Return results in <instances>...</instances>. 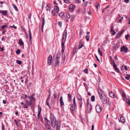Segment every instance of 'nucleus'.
<instances>
[{
	"label": "nucleus",
	"instance_id": "49",
	"mask_svg": "<svg viewBox=\"0 0 130 130\" xmlns=\"http://www.w3.org/2000/svg\"><path fill=\"white\" fill-rule=\"evenodd\" d=\"M75 3H76L79 4L80 3V0H76Z\"/></svg>",
	"mask_w": 130,
	"mask_h": 130
},
{
	"label": "nucleus",
	"instance_id": "40",
	"mask_svg": "<svg viewBox=\"0 0 130 130\" xmlns=\"http://www.w3.org/2000/svg\"><path fill=\"white\" fill-rule=\"evenodd\" d=\"M38 111H40L41 112V106L39 105H38Z\"/></svg>",
	"mask_w": 130,
	"mask_h": 130
},
{
	"label": "nucleus",
	"instance_id": "43",
	"mask_svg": "<svg viewBox=\"0 0 130 130\" xmlns=\"http://www.w3.org/2000/svg\"><path fill=\"white\" fill-rule=\"evenodd\" d=\"M84 71L87 74L88 73V69H86L84 70Z\"/></svg>",
	"mask_w": 130,
	"mask_h": 130
},
{
	"label": "nucleus",
	"instance_id": "22",
	"mask_svg": "<svg viewBox=\"0 0 130 130\" xmlns=\"http://www.w3.org/2000/svg\"><path fill=\"white\" fill-rule=\"evenodd\" d=\"M120 120L122 123H124L125 120L123 116H122L120 118Z\"/></svg>",
	"mask_w": 130,
	"mask_h": 130
},
{
	"label": "nucleus",
	"instance_id": "4",
	"mask_svg": "<svg viewBox=\"0 0 130 130\" xmlns=\"http://www.w3.org/2000/svg\"><path fill=\"white\" fill-rule=\"evenodd\" d=\"M59 11V9L58 7L56 5L54 6V10H53L52 12L53 15H57Z\"/></svg>",
	"mask_w": 130,
	"mask_h": 130
},
{
	"label": "nucleus",
	"instance_id": "63",
	"mask_svg": "<svg viewBox=\"0 0 130 130\" xmlns=\"http://www.w3.org/2000/svg\"><path fill=\"white\" fill-rule=\"evenodd\" d=\"M123 31H124V30H122V31L120 32L119 34H120L121 35L122 34H123Z\"/></svg>",
	"mask_w": 130,
	"mask_h": 130
},
{
	"label": "nucleus",
	"instance_id": "61",
	"mask_svg": "<svg viewBox=\"0 0 130 130\" xmlns=\"http://www.w3.org/2000/svg\"><path fill=\"white\" fill-rule=\"evenodd\" d=\"M95 57L96 58V59L97 60L99 61H100V60H99V58H98L97 56L96 55H95Z\"/></svg>",
	"mask_w": 130,
	"mask_h": 130
},
{
	"label": "nucleus",
	"instance_id": "30",
	"mask_svg": "<svg viewBox=\"0 0 130 130\" xmlns=\"http://www.w3.org/2000/svg\"><path fill=\"white\" fill-rule=\"evenodd\" d=\"M67 31L66 30H65L63 32V36L67 37Z\"/></svg>",
	"mask_w": 130,
	"mask_h": 130
},
{
	"label": "nucleus",
	"instance_id": "23",
	"mask_svg": "<svg viewBox=\"0 0 130 130\" xmlns=\"http://www.w3.org/2000/svg\"><path fill=\"white\" fill-rule=\"evenodd\" d=\"M46 130L51 129V128L50 125L48 124H46Z\"/></svg>",
	"mask_w": 130,
	"mask_h": 130
},
{
	"label": "nucleus",
	"instance_id": "55",
	"mask_svg": "<svg viewBox=\"0 0 130 130\" xmlns=\"http://www.w3.org/2000/svg\"><path fill=\"white\" fill-rule=\"evenodd\" d=\"M40 112H40V111H38V113L37 115V117L38 118L40 117Z\"/></svg>",
	"mask_w": 130,
	"mask_h": 130
},
{
	"label": "nucleus",
	"instance_id": "54",
	"mask_svg": "<svg viewBox=\"0 0 130 130\" xmlns=\"http://www.w3.org/2000/svg\"><path fill=\"white\" fill-rule=\"evenodd\" d=\"M121 35L120 34H117L116 37L117 38H119L120 37H121Z\"/></svg>",
	"mask_w": 130,
	"mask_h": 130
},
{
	"label": "nucleus",
	"instance_id": "29",
	"mask_svg": "<svg viewBox=\"0 0 130 130\" xmlns=\"http://www.w3.org/2000/svg\"><path fill=\"white\" fill-rule=\"evenodd\" d=\"M66 16L68 18H70V15L69 13L68 12L66 13Z\"/></svg>",
	"mask_w": 130,
	"mask_h": 130
},
{
	"label": "nucleus",
	"instance_id": "26",
	"mask_svg": "<svg viewBox=\"0 0 130 130\" xmlns=\"http://www.w3.org/2000/svg\"><path fill=\"white\" fill-rule=\"evenodd\" d=\"M95 97L94 96H92L91 98V100L92 102H93L95 101Z\"/></svg>",
	"mask_w": 130,
	"mask_h": 130
},
{
	"label": "nucleus",
	"instance_id": "17",
	"mask_svg": "<svg viewBox=\"0 0 130 130\" xmlns=\"http://www.w3.org/2000/svg\"><path fill=\"white\" fill-rule=\"evenodd\" d=\"M84 31L82 30H80L79 32V36L80 37H81L82 36H83V38H84V36L83 35Z\"/></svg>",
	"mask_w": 130,
	"mask_h": 130
},
{
	"label": "nucleus",
	"instance_id": "34",
	"mask_svg": "<svg viewBox=\"0 0 130 130\" xmlns=\"http://www.w3.org/2000/svg\"><path fill=\"white\" fill-rule=\"evenodd\" d=\"M90 37V36L89 35H87L86 36V40L87 41H89Z\"/></svg>",
	"mask_w": 130,
	"mask_h": 130
},
{
	"label": "nucleus",
	"instance_id": "41",
	"mask_svg": "<svg viewBox=\"0 0 130 130\" xmlns=\"http://www.w3.org/2000/svg\"><path fill=\"white\" fill-rule=\"evenodd\" d=\"M20 52V50L19 49H18L16 52V53L17 54H19Z\"/></svg>",
	"mask_w": 130,
	"mask_h": 130
},
{
	"label": "nucleus",
	"instance_id": "48",
	"mask_svg": "<svg viewBox=\"0 0 130 130\" xmlns=\"http://www.w3.org/2000/svg\"><path fill=\"white\" fill-rule=\"evenodd\" d=\"M58 25L60 27H61L62 22L61 21H59L58 23Z\"/></svg>",
	"mask_w": 130,
	"mask_h": 130
},
{
	"label": "nucleus",
	"instance_id": "53",
	"mask_svg": "<svg viewBox=\"0 0 130 130\" xmlns=\"http://www.w3.org/2000/svg\"><path fill=\"white\" fill-rule=\"evenodd\" d=\"M60 130V127L59 126H58V124H57V126L56 127V130Z\"/></svg>",
	"mask_w": 130,
	"mask_h": 130
},
{
	"label": "nucleus",
	"instance_id": "1",
	"mask_svg": "<svg viewBox=\"0 0 130 130\" xmlns=\"http://www.w3.org/2000/svg\"><path fill=\"white\" fill-rule=\"evenodd\" d=\"M98 93L99 95L101 96V99L103 104H105L106 103L105 101L106 95L103 93V91L101 90H99Z\"/></svg>",
	"mask_w": 130,
	"mask_h": 130
},
{
	"label": "nucleus",
	"instance_id": "15",
	"mask_svg": "<svg viewBox=\"0 0 130 130\" xmlns=\"http://www.w3.org/2000/svg\"><path fill=\"white\" fill-rule=\"evenodd\" d=\"M46 8L47 11H50L51 10L50 5L49 4H48L46 7Z\"/></svg>",
	"mask_w": 130,
	"mask_h": 130
},
{
	"label": "nucleus",
	"instance_id": "28",
	"mask_svg": "<svg viewBox=\"0 0 130 130\" xmlns=\"http://www.w3.org/2000/svg\"><path fill=\"white\" fill-rule=\"evenodd\" d=\"M73 103L74 104V105L75 106V107L76 106V103L75 98V97H74L73 98Z\"/></svg>",
	"mask_w": 130,
	"mask_h": 130
},
{
	"label": "nucleus",
	"instance_id": "7",
	"mask_svg": "<svg viewBox=\"0 0 130 130\" xmlns=\"http://www.w3.org/2000/svg\"><path fill=\"white\" fill-rule=\"evenodd\" d=\"M52 55H50L48 58L47 64L48 65L51 64L52 62Z\"/></svg>",
	"mask_w": 130,
	"mask_h": 130
},
{
	"label": "nucleus",
	"instance_id": "12",
	"mask_svg": "<svg viewBox=\"0 0 130 130\" xmlns=\"http://www.w3.org/2000/svg\"><path fill=\"white\" fill-rule=\"evenodd\" d=\"M76 106L75 107L73 104H71L70 105V109L72 111H73L76 108Z\"/></svg>",
	"mask_w": 130,
	"mask_h": 130
},
{
	"label": "nucleus",
	"instance_id": "33",
	"mask_svg": "<svg viewBox=\"0 0 130 130\" xmlns=\"http://www.w3.org/2000/svg\"><path fill=\"white\" fill-rule=\"evenodd\" d=\"M126 101L127 103L130 105V99H126Z\"/></svg>",
	"mask_w": 130,
	"mask_h": 130
},
{
	"label": "nucleus",
	"instance_id": "18",
	"mask_svg": "<svg viewBox=\"0 0 130 130\" xmlns=\"http://www.w3.org/2000/svg\"><path fill=\"white\" fill-rule=\"evenodd\" d=\"M0 12L1 13H2L4 14L5 15H6L7 14V11L6 10H0Z\"/></svg>",
	"mask_w": 130,
	"mask_h": 130
},
{
	"label": "nucleus",
	"instance_id": "24",
	"mask_svg": "<svg viewBox=\"0 0 130 130\" xmlns=\"http://www.w3.org/2000/svg\"><path fill=\"white\" fill-rule=\"evenodd\" d=\"M78 99L79 101H82V98L81 96L79 94L77 95Z\"/></svg>",
	"mask_w": 130,
	"mask_h": 130
},
{
	"label": "nucleus",
	"instance_id": "5",
	"mask_svg": "<svg viewBox=\"0 0 130 130\" xmlns=\"http://www.w3.org/2000/svg\"><path fill=\"white\" fill-rule=\"evenodd\" d=\"M59 62V59L56 58H53V60L52 61V63L54 66H56L58 64Z\"/></svg>",
	"mask_w": 130,
	"mask_h": 130
},
{
	"label": "nucleus",
	"instance_id": "52",
	"mask_svg": "<svg viewBox=\"0 0 130 130\" xmlns=\"http://www.w3.org/2000/svg\"><path fill=\"white\" fill-rule=\"evenodd\" d=\"M27 104H28L27 105V104H24V105L25 106L24 107V108H27L28 107V105H28V104L27 103Z\"/></svg>",
	"mask_w": 130,
	"mask_h": 130
},
{
	"label": "nucleus",
	"instance_id": "37",
	"mask_svg": "<svg viewBox=\"0 0 130 130\" xmlns=\"http://www.w3.org/2000/svg\"><path fill=\"white\" fill-rule=\"evenodd\" d=\"M12 6L14 8V9L16 11H18V9L17 7L15 6V5L12 4Z\"/></svg>",
	"mask_w": 130,
	"mask_h": 130
},
{
	"label": "nucleus",
	"instance_id": "57",
	"mask_svg": "<svg viewBox=\"0 0 130 130\" xmlns=\"http://www.w3.org/2000/svg\"><path fill=\"white\" fill-rule=\"evenodd\" d=\"M111 32H113L115 31L114 29H113V26H111Z\"/></svg>",
	"mask_w": 130,
	"mask_h": 130
},
{
	"label": "nucleus",
	"instance_id": "46",
	"mask_svg": "<svg viewBox=\"0 0 130 130\" xmlns=\"http://www.w3.org/2000/svg\"><path fill=\"white\" fill-rule=\"evenodd\" d=\"M48 101L46 100V105L49 106V108H51L50 106V105L49 104V102H48Z\"/></svg>",
	"mask_w": 130,
	"mask_h": 130
},
{
	"label": "nucleus",
	"instance_id": "47",
	"mask_svg": "<svg viewBox=\"0 0 130 130\" xmlns=\"http://www.w3.org/2000/svg\"><path fill=\"white\" fill-rule=\"evenodd\" d=\"M59 16L62 18L63 17V14L62 13H60L59 14Z\"/></svg>",
	"mask_w": 130,
	"mask_h": 130
},
{
	"label": "nucleus",
	"instance_id": "6",
	"mask_svg": "<svg viewBox=\"0 0 130 130\" xmlns=\"http://www.w3.org/2000/svg\"><path fill=\"white\" fill-rule=\"evenodd\" d=\"M128 50V48L125 46H122L121 47V51L125 53H127Z\"/></svg>",
	"mask_w": 130,
	"mask_h": 130
},
{
	"label": "nucleus",
	"instance_id": "60",
	"mask_svg": "<svg viewBox=\"0 0 130 130\" xmlns=\"http://www.w3.org/2000/svg\"><path fill=\"white\" fill-rule=\"evenodd\" d=\"M53 96H54V98L55 99H56L57 97V95L56 94H54Z\"/></svg>",
	"mask_w": 130,
	"mask_h": 130
},
{
	"label": "nucleus",
	"instance_id": "45",
	"mask_svg": "<svg viewBox=\"0 0 130 130\" xmlns=\"http://www.w3.org/2000/svg\"><path fill=\"white\" fill-rule=\"evenodd\" d=\"M50 97H51V94L50 93L48 95V96L47 99L46 100L49 101L50 98Z\"/></svg>",
	"mask_w": 130,
	"mask_h": 130
},
{
	"label": "nucleus",
	"instance_id": "20",
	"mask_svg": "<svg viewBox=\"0 0 130 130\" xmlns=\"http://www.w3.org/2000/svg\"><path fill=\"white\" fill-rule=\"evenodd\" d=\"M109 95L110 97L112 98H114L115 96L114 94L112 92H111L109 93Z\"/></svg>",
	"mask_w": 130,
	"mask_h": 130
},
{
	"label": "nucleus",
	"instance_id": "9",
	"mask_svg": "<svg viewBox=\"0 0 130 130\" xmlns=\"http://www.w3.org/2000/svg\"><path fill=\"white\" fill-rule=\"evenodd\" d=\"M61 55L60 52H58L57 54H55L54 56H53L54 58H56L58 59L60 58Z\"/></svg>",
	"mask_w": 130,
	"mask_h": 130
},
{
	"label": "nucleus",
	"instance_id": "2",
	"mask_svg": "<svg viewBox=\"0 0 130 130\" xmlns=\"http://www.w3.org/2000/svg\"><path fill=\"white\" fill-rule=\"evenodd\" d=\"M34 94L31 95L30 96H28V98L29 99L30 101L28 102V101H26V103L28 104V105L31 107L33 106L34 105V101L35 100V99L33 97Z\"/></svg>",
	"mask_w": 130,
	"mask_h": 130
},
{
	"label": "nucleus",
	"instance_id": "39",
	"mask_svg": "<svg viewBox=\"0 0 130 130\" xmlns=\"http://www.w3.org/2000/svg\"><path fill=\"white\" fill-rule=\"evenodd\" d=\"M84 85L85 87V88H86V90H87V91H88V88H87V85L85 83H84Z\"/></svg>",
	"mask_w": 130,
	"mask_h": 130
},
{
	"label": "nucleus",
	"instance_id": "36",
	"mask_svg": "<svg viewBox=\"0 0 130 130\" xmlns=\"http://www.w3.org/2000/svg\"><path fill=\"white\" fill-rule=\"evenodd\" d=\"M16 62L19 65L21 64L22 63V62L21 61L18 60L16 61Z\"/></svg>",
	"mask_w": 130,
	"mask_h": 130
},
{
	"label": "nucleus",
	"instance_id": "27",
	"mask_svg": "<svg viewBox=\"0 0 130 130\" xmlns=\"http://www.w3.org/2000/svg\"><path fill=\"white\" fill-rule=\"evenodd\" d=\"M67 37L63 36L62 38V41L63 42H65Z\"/></svg>",
	"mask_w": 130,
	"mask_h": 130
},
{
	"label": "nucleus",
	"instance_id": "31",
	"mask_svg": "<svg viewBox=\"0 0 130 130\" xmlns=\"http://www.w3.org/2000/svg\"><path fill=\"white\" fill-rule=\"evenodd\" d=\"M42 28H43V25L44 24V18H42Z\"/></svg>",
	"mask_w": 130,
	"mask_h": 130
},
{
	"label": "nucleus",
	"instance_id": "38",
	"mask_svg": "<svg viewBox=\"0 0 130 130\" xmlns=\"http://www.w3.org/2000/svg\"><path fill=\"white\" fill-rule=\"evenodd\" d=\"M68 99L69 100L71 101V94L70 93H69L68 94Z\"/></svg>",
	"mask_w": 130,
	"mask_h": 130
},
{
	"label": "nucleus",
	"instance_id": "50",
	"mask_svg": "<svg viewBox=\"0 0 130 130\" xmlns=\"http://www.w3.org/2000/svg\"><path fill=\"white\" fill-rule=\"evenodd\" d=\"M82 101H80L79 102V106L81 108L82 107Z\"/></svg>",
	"mask_w": 130,
	"mask_h": 130
},
{
	"label": "nucleus",
	"instance_id": "51",
	"mask_svg": "<svg viewBox=\"0 0 130 130\" xmlns=\"http://www.w3.org/2000/svg\"><path fill=\"white\" fill-rule=\"evenodd\" d=\"M67 4H69L70 3L69 0H63Z\"/></svg>",
	"mask_w": 130,
	"mask_h": 130
},
{
	"label": "nucleus",
	"instance_id": "11",
	"mask_svg": "<svg viewBox=\"0 0 130 130\" xmlns=\"http://www.w3.org/2000/svg\"><path fill=\"white\" fill-rule=\"evenodd\" d=\"M75 8V6L73 4H71L69 7V8L71 12L73 11L74 9Z\"/></svg>",
	"mask_w": 130,
	"mask_h": 130
},
{
	"label": "nucleus",
	"instance_id": "42",
	"mask_svg": "<svg viewBox=\"0 0 130 130\" xmlns=\"http://www.w3.org/2000/svg\"><path fill=\"white\" fill-rule=\"evenodd\" d=\"M61 47L62 48V52H64L65 49L64 45L61 46Z\"/></svg>",
	"mask_w": 130,
	"mask_h": 130
},
{
	"label": "nucleus",
	"instance_id": "25",
	"mask_svg": "<svg viewBox=\"0 0 130 130\" xmlns=\"http://www.w3.org/2000/svg\"><path fill=\"white\" fill-rule=\"evenodd\" d=\"M98 51L100 55L101 56L102 55V51L100 50V48L99 47H98Z\"/></svg>",
	"mask_w": 130,
	"mask_h": 130
},
{
	"label": "nucleus",
	"instance_id": "64",
	"mask_svg": "<svg viewBox=\"0 0 130 130\" xmlns=\"http://www.w3.org/2000/svg\"><path fill=\"white\" fill-rule=\"evenodd\" d=\"M31 14H29V16H28V17L30 19L31 18Z\"/></svg>",
	"mask_w": 130,
	"mask_h": 130
},
{
	"label": "nucleus",
	"instance_id": "14",
	"mask_svg": "<svg viewBox=\"0 0 130 130\" xmlns=\"http://www.w3.org/2000/svg\"><path fill=\"white\" fill-rule=\"evenodd\" d=\"M29 41H30V42H31L32 37L31 31L30 29L29 30Z\"/></svg>",
	"mask_w": 130,
	"mask_h": 130
},
{
	"label": "nucleus",
	"instance_id": "10",
	"mask_svg": "<svg viewBox=\"0 0 130 130\" xmlns=\"http://www.w3.org/2000/svg\"><path fill=\"white\" fill-rule=\"evenodd\" d=\"M87 112L89 113L92 109V107L90 104L88 103L87 105Z\"/></svg>",
	"mask_w": 130,
	"mask_h": 130
},
{
	"label": "nucleus",
	"instance_id": "35",
	"mask_svg": "<svg viewBox=\"0 0 130 130\" xmlns=\"http://www.w3.org/2000/svg\"><path fill=\"white\" fill-rule=\"evenodd\" d=\"M45 2H43L42 4V10H43V9L44 8V5H45Z\"/></svg>",
	"mask_w": 130,
	"mask_h": 130
},
{
	"label": "nucleus",
	"instance_id": "13",
	"mask_svg": "<svg viewBox=\"0 0 130 130\" xmlns=\"http://www.w3.org/2000/svg\"><path fill=\"white\" fill-rule=\"evenodd\" d=\"M113 66V68L118 73H119L120 72L119 70L117 68L116 64Z\"/></svg>",
	"mask_w": 130,
	"mask_h": 130
},
{
	"label": "nucleus",
	"instance_id": "32",
	"mask_svg": "<svg viewBox=\"0 0 130 130\" xmlns=\"http://www.w3.org/2000/svg\"><path fill=\"white\" fill-rule=\"evenodd\" d=\"M128 38H130V35L128 34L125 36V38L126 40L128 39Z\"/></svg>",
	"mask_w": 130,
	"mask_h": 130
},
{
	"label": "nucleus",
	"instance_id": "3",
	"mask_svg": "<svg viewBox=\"0 0 130 130\" xmlns=\"http://www.w3.org/2000/svg\"><path fill=\"white\" fill-rule=\"evenodd\" d=\"M50 117L52 125L53 127H55L56 126V118L52 113L51 114Z\"/></svg>",
	"mask_w": 130,
	"mask_h": 130
},
{
	"label": "nucleus",
	"instance_id": "21",
	"mask_svg": "<svg viewBox=\"0 0 130 130\" xmlns=\"http://www.w3.org/2000/svg\"><path fill=\"white\" fill-rule=\"evenodd\" d=\"M18 44L20 45H24V43L21 39H19L18 42Z\"/></svg>",
	"mask_w": 130,
	"mask_h": 130
},
{
	"label": "nucleus",
	"instance_id": "8",
	"mask_svg": "<svg viewBox=\"0 0 130 130\" xmlns=\"http://www.w3.org/2000/svg\"><path fill=\"white\" fill-rule=\"evenodd\" d=\"M96 111L98 113L100 112L102 110V108L98 105H97L96 106Z\"/></svg>",
	"mask_w": 130,
	"mask_h": 130
},
{
	"label": "nucleus",
	"instance_id": "58",
	"mask_svg": "<svg viewBox=\"0 0 130 130\" xmlns=\"http://www.w3.org/2000/svg\"><path fill=\"white\" fill-rule=\"evenodd\" d=\"M7 26V25H3L2 26V29H3L4 28Z\"/></svg>",
	"mask_w": 130,
	"mask_h": 130
},
{
	"label": "nucleus",
	"instance_id": "62",
	"mask_svg": "<svg viewBox=\"0 0 130 130\" xmlns=\"http://www.w3.org/2000/svg\"><path fill=\"white\" fill-rule=\"evenodd\" d=\"M124 69H125V70L126 71H127V66H124Z\"/></svg>",
	"mask_w": 130,
	"mask_h": 130
},
{
	"label": "nucleus",
	"instance_id": "16",
	"mask_svg": "<svg viewBox=\"0 0 130 130\" xmlns=\"http://www.w3.org/2000/svg\"><path fill=\"white\" fill-rule=\"evenodd\" d=\"M83 46V44L81 42V41L80 40V41L79 43V44L78 46V49H80Z\"/></svg>",
	"mask_w": 130,
	"mask_h": 130
},
{
	"label": "nucleus",
	"instance_id": "59",
	"mask_svg": "<svg viewBox=\"0 0 130 130\" xmlns=\"http://www.w3.org/2000/svg\"><path fill=\"white\" fill-rule=\"evenodd\" d=\"M124 2L126 3H127L129 2V0H124Z\"/></svg>",
	"mask_w": 130,
	"mask_h": 130
},
{
	"label": "nucleus",
	"instance_id": "44",
	"mask_svg": "<svg viewBox=\"0 0 130 130\" xmlns=\"http://www.w3.org/2000/svg\"><path fill=\"white\" fill-rule=\"evenodd\" d=\"M100 6V4L98 3H97V5L96 6V8L98 9H99L98 7H99Z\"/></svg>",
	"mask_w": 130,
	"mask_h": 130
},
{
	"label": "nucleus",
	"instance_id": "19",
	"mask_svg": "<svg viewBox=\"0 0 130 130\" xmlns=\"http://www.w3.org/2000/svg\"><path fill=\"white\" fill-rule=\"evenodd\" d=\"M60 104L61 105H63L64 104V103L62 100V97L61 96L60 100Z\"/></svg>",
	"mask_w": 130,
	"mask_h": 130
},
{
	"label": "nucleus",
	"instance_id": "56",
	"mask_svg": "<svg viewBox=\"0 0 130 130\" xmlns=\"http://www.w3.org/2000/svg\"><path fill=\"white\" fill-rule=\"evenodd\" d=\"M14 25H13V26H10V27H13L15 29H16L17 28V27L16 26H14Z\"/></svg>",
	"mask_w": 130,
	"mask_h": 130
}]
</instances>
